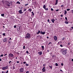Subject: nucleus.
<instances>
[{
    "mask_svg": "<svg viewBox=\"0 0 73 73\" xmlns=\"http://www.w3.org/2000/svg\"><path fill=\"white\" fill-rule=\"evenodd\" d=\"M59 9H57V10H56V12H57V11H59Z\"/></svg>",
    "mask_w": 73,
    "mask_h": 73,
    "instance_id": "nucleus-41",
    "label": "nucleus"
},
{
    "mask_svg": "<svg viewBox=\"0 0 73 73\" xmlns=\"http://www.w3.org/2000/svg\"><path fill=\"white\" fill-rule=\"evenodd\" d=\"M51 11H53V9L52 8H51Z\"/></svg>",
    "mask_w": 73,
    "mask_h": 73,
    "instance_id": "nucleus-39",
    "label": "nucleus"
},
{
    "mask_svg": "<svg viewBox=\"0 0 73 73\" xmlns=\"http://www.w3.org/2000/svg\"><path fill=\"white\" fill-rule=\"evenodd\" d=\"M40 33V30H38V32L37 33H36L37 34V35H38V34H39Z\"/></svg>",
    "mask_w": 73,
    "mask_h": 73,
    "instance_id": "nucleus-15",
    "label": "nucleus"
},
{
    "mask_svg": "<svg viewBox=\"0 0 73 73\" xmlns=\"http://www.w3.org/2000/svg\"><path fill=\"white\" fill-rule=\"evenodd\" d=\"M70 9H67V11H70Z\"/></svg>",
    "mask_w": 73,
    "mask_h": 73,
    "instance_id": "nucleus-32",
    "label": "nucleus"
},
{
    "mask_svg": "<svg viewBox=\"0 0 73 73\" xmlns=\"http://www.w3.org/2000/svg\"><path fill=\"white\" fill-rule=\"evenodd\" d=\"M60 16H61V17H63V15H60Z\"/></svg>",
    "mask_w": 73,
    "mask_h": 73,
    "instance_id": "nucleus-53",
    "label": "nucleus"
},
{
    "mask_svg": "<svg viewBox=\"0 0 73 73\" xmlns=\"http://www.w3.org/2000/svg\"><path fill=\"white\" fill-rule=\"evenodd\" d=\"M8 68V66H6L5 67H4L2 68V69L3 70H5Z\"/></svg>",
    "mask_w": 73,
    "mask_h": 73,
    "instance_id": "nucleus-1",
    "label": "nucleus"
},
{
    "mask_svg": "<svg viewBox=\"0 0 73 73\" xmlns=\"http://www.w3.org/2000/svg\"><path fill=\"white\" fill-rule=\"evenodd\" d=\"M28 11H32V9H29L28 10Z\"/></svg>",
    "mask_w": 73,
    "mask_h": 73,
    "instance_id": "nucleus-19",
    "label": "nucleus"
},
{
    "mask_svg": "<svg viewBox=\"0 0 73 73\" xmlns=\"http://www.w3.org/2000/svg\"><path fill=\"white\" fill-rule=\"evenodd\" d=\"M64 7V5H61V7Z\"/></svg>",
    "mask_w": 73,
    "mask_h": 73,
    "instance_id": "nucleus-52",
    "label": "nucleus"
},
{
    "mask_svg": "<svg viewBox=\"0 0 73 73\" xmlns=\"http://www.w3.org/2000/svg\"><path fill=\"white\" fill-rule=\"evenodd\" d=\"M8 73V70H7V72H6V73Z\"/></svg>",
    "mask_w": 73,
    "mask_h": 73,
    "instance_id": "nucleus-50",
    "label": "nucleus"
},
{
    "mask_svg": "<svg viewBox=\"0 0 73 73\" xmlns=\"http://www.w3.org/2000/svg\"><path fill=\"white\" fill-rule=\"evenodd\" d=\"M67 13V12H66V11L64 12V14L65 15H66Z\"/></svg>",
    "mask_w": 73,
    "mask_h": 73,
    "instance_id": "nucleus-30",
    "label": "nucleus"
},
{
    "mask_svg": "<svg viewBox=\"0 0 73 73\" xmlns=\"http://www.w3.org/2000/svg\"><path fill=\"white\" fill-rule=\"evenodd\" d=\"M65 23L66 24H68L69 23V22H67L66 21H65Z\"/></svg>",
    "mask_w": 73,
    "mask_h": 73,
    "instance_id": "nucleus-21",
    "label": "nucleus"
},
{
    "mask_svg": "<svg viewBox=\"0 0 73 73\" xmlns=\"http://www.w3.org/2000/svg\"><path fill=\"white\" fill-rule=\"evenodd\" d=\"M14 27V28H16V25H15Z\"/></svg>",
    "mask_w": 73,
    "mask_h": 73,
    "instance_id": "nucleus-35",
    "label": "nucleus"
},
{
    "mask_svg": "<svg viewBox=\"0 0 73 73\" xmlns=\"http://www.w3.org/2000/svg\"><path fill=\"white\" fill-rule=\"evenodd\" d=\"M32 15L33 16L34 15H35V14H34V13H33V11H32Z\"/></svg>",
    "mask_w": 73,
    "mask_h": 73,
    "instance_id": "nucleus-28",
    "label": "nucleus"
},
{
    "mask_svg": "<svg viewBox=\"0 0 73 73\" xmlns=\"http://www.w3.org/2000/svg\"><path fill=\"white\" fill-rule=\"evenodd\" d=\"M7 41V38H5L3 40V42H6Z\"/></svg>",
    "mask_w": 73,
    "mask_h": 73,
    "instance_id": "nucleus-10",
    "label": "nucleus"
},
{
    "mask_svg": "<svg viewBox=\"0 0 73 73\" xmlns=\"http://www.w3.org/2000/svg\"><path fill=\"white\" fill-rule=\"evenodd\" d=\"M30 34L29 33L27 34L26 36H25V38H29L30 37Z\"/></svg>",
    "mask_w": 73,
    "mask_h": 73,
    "instance_id": "nucleus-2",
    "label": "nucleus"
},
{
    "mask_svg": "<svg viewBox=\"0 0 73 73\" xmlns=\"http://www.w3.org/2000/svg\"><path fill=\"white\" fill-rule=\"evenodd\" d=\"M1 58L0 57V61H1Z\"/></svg>",
    "mask_w": 73,
    "mask_h": 73,
    "instance_id": "nucleus-55",
    "label": "nucleus"
},
{
    "mask_svg": "<svg viewBox=\"0 0 73 73\" xmlns=\"http://www.w3.org/2000/svg\"><path fill=\"white\" fill-rule=\"evenodd\" d=\"M4 73V71H3L2 72V73Z\"/></svg>",
    "mask_w": 73,
    "mask_h": 73,
    "instance_id": "nucleus-62",
    "label": "nucleus"
},
{
    "mask_svg": "<svg viewBox=\"0 0 73 73\" xmlns=\"http://www.w3.org/2000/svg\"><path fill=\"white\" fill-rule=\"evenodd\" d=\"M26 73H29V72L28 71H27L26 72Z\"/></svg>",
    "mask_w": 73,
    "mask_h": 73,
    "instance_id": "nucleus-58",
    "label": "nucleus"
},
{
    "mask_svg": "<svg viewBox=\"0 0 73 73\" xmlns=\"http://www.w3.org/2000/svg\"><path fill=\"white\" fill-rule=\"evenodd\" d=\"M71 28L72 29H73V27H71Z\"/></svg>",
    "mask_w": 73,
    "mask_h": 73,
    "instance_id": "nucleus-64",
    "label": "nucleus"
},
{
    "mask_svg": "<svg viewBox=\"0 0 73 73\" xmlns=\"http://www.w3.org/2000/svg\"><path fill=\"white\" fill-rule=\"evenodd\" d=\"M28 1H29V2H30L31 1V0H28Z\"/></svg>",
    "mask_w": 73,
    "mask_h": 73,
    "instance_id": "nucleus-57",
    "label": "nucleus"
},
{
    "mask_svg": "<svg viewBox=\"0 0 73 73\" xmlns=\"http://www.w3.org/2000/svg\"><path fill=\"white\" fill-rule=\"evenodd\" d=\"M49 67L51 68V69H52V66H50Z\"/></svg>",
    "mask_w": 73,
    "mask_h": 73,
    "instance_id": "nucleus-31",
    "label": "nucleus"
},
{
    "mask_svg": "<svg viewBox=\"0 0 73 73\" xmlns=\"http://www.w3.org/2000/svg\"><path fill=\"white\" fill-rule=\"evenodd\" d=\"M70 42H68V45H69H69H70Z\"/></svg>",
    "mask_w": 73,
    "mask_h": 73,
    "instance_id": "nucleus-18",
    "label": "nucleus"
},
{
    "mask_svg": "<svg viewBox=\"0 0 73 73\" xmlns=\"http://www.w3.org/2000/svg\"><path fill=\"white\" fill-rule=\"evenodd\" d=\"M55 65L56 66H58V64H57V63H56Z\"/></svg>",
    "mask_w": 73,
    "mask_h": 73,
    "instance_id": "nucleus-22",
    "label": "nucleus"
},
{
    "mask_svg": "<svg viewBox=\"0 0 73 73\" xmlns=\"http://www.w3.org/2000/svg\"><path fill=\"white\" fill-rule=\"evenodd\" d=\"M10 57H14V55L12 54H9V55Z\"/></svg>",
    "mask_w": 73,
    "mask_h": 73,
    "instance_id": "nucleus-3",
    "label": "nucleus"
},
{
    "mask_svg": "<svg viewBox=\"0 0 73 73\" xmlns=\"http://www.w3.org/2000/svg\"><path fill=\"white\" fill-rule=\"evenodd\" d=\"M27 10V9H25L24 10H23V11H24H24H25Z\"/></svg>",
    "mask_w": 73,
    "mask_h": 73,
    "instance_id": "nucleus-23",
    "label": "nucleus"
},
{
    "mask_svg": "<svg viewBox=\"0 0 73 73\" xmlns=\"http://www.w3.org/2000/svg\"><path fill=\"white\" fill-rule=\"evenodd\" d=\"M16 4H20V3L19 2V1H18L17 3Z\"/></svg>",
    "mask_w": 73,
    "mask_h": 73,
    "instance_id": "nucleus-20",
    "label": "nucleus"
},
{
    "mask_svg": "<svg viewBox=\"0 0 73 73\" xmlns=\"http://www.w3.org/2000/svg\"><path fill=\"white\" fill-rule=\"evenodd\" d=\"M54 37L55 41H57V38L56 36H54Z\"/></svg>",
    "mask_w": 73,
    "mask_h": 73,
    "instance_id": "nucleus-8",
    "label": "nucleus"
},
{
    "mask_svg": "<svg viewBox=\"0 0 73 73\" xmlns=\"http://www.w3.org/2000/svg\"><path fill=\"white\" fill-rule=\"evenodd\" d=\"M44 9L46 10V11H48V8H46Z\"/></svg>",
    "mask_w": 73,
    "mask_h": 73,
    "instance_id": "nucleus-25",
    "label": "nucleus"
},
{
    "mask_svg": "<svg viewBox=\"0 0 73 73\" xmlns=\"http://www.w3.org/2000/svg\"><path fill=\"white\" fill-rule=\"evenodd\" d=\"M47 52H49V50H47Z\"/></svg>",
    "mask_w": 73,
    "mask_h": 73,
    "instance_id": "nucleus-44",
    "label": "nucleus"
},
{
    "mask_svg": "<svg viewBox=\"0 0 73 73\" xmlns=\"http://www.w3.org/2000/svg\"><path fill=\"white\" fill-rule=\"evenodd\" d=\"M58 3V0H56V3H55V5H57Z\"/></svg>",
    "mask_w": 73,
    "mask_h": 73,
    "instance_id": "nucleus-13",
    "label": "nucleus"
},
{
    "mask_svg": "<svg viewBox=\"0 0 73 73\" xmlns=\"http://www.w3.org/2000/svg\"><path fill=\"white\" fill-rule=\"evenodd\" d=\"M17 54H18L19 55V52H17Z\"/></svg>",
    "mask_w": 73,
    "mask_h": 73,
    "instance_id": "nucleus-40",
    "label": "nucleus"
},
{
    "mask_svg": "<svg viewBox=\"0 0 73 73\" xmlns=\"http://www.w3.org/2000/svg\"><path fill=\"white\" fill-rule=\"evenodd\" d=\"M1 57H3V54H2L0 56V58H1Z\"/></svg>",
    "mask_w": 73,
    "mask_h": 73,
    "instance_id": "nucleus-29",
    "label": "nucleus"
},
{
    "mask_svg": "<svg viewBox=\"0 0 73 73\" xmlns=\"http://www.w3.org/2000/svg\"><path fill=\"white\" fill-rule=\"evenodd\" d=\"M42 70V72H45V70H46V69H44V70Z\"/></svg>",
    "mask_w": 73,
    "mask_h": 73,
    "instance_id": "nucleus-27",
    "label": "nucleus"
},
{
    "mask_svg": "<svg viewBox=\"0 0 73 73\" xmlns=\"http://www.w3.org/2000/svg\"><path fill=\"white\" fill-rule=\"evenodd\" d=\"M8 42L9 43H11V42L10 41H9Z\"/></svg>",
    "mask_w": 73,
    "mask_h": 73,
    "instance_id": "nucleus-61",
    "label": "nucleus"
},
{
    "mask_svg": "<svg viewBox=\"0 0 73 73\" xmlns=\"http://www.w3.org/2000/svg\"><path fill=\"white\" fill-rule=\"evenodd\" d=\"M72 61H73V59H72Z\"/></svg>",
    "mask_w": 73,
    "mask_h": 73,
    "instance_id": "nucleus-63",
    "label": "nucleus"
},
{
    "mask_svg": "<svg viewBox=\"0 0 73 73\" xmlns=\"http://www.w3.org/2000/svg\"><path fill=\"white\" fill-rule=\"evenodd\" d=\"M47 38H49V37L48 36L47 37Z\"/></svg>",
    "mask_w": 73,
    "mask_h": 73,
    "instance_id": "nucleus-60",
    "label": "nucleus"
},
{
    "mask_svg": "<svg viewBox=\"0 0 73 73\" xmlns=\"http://www.w3.org/2000/svg\"><path fill=\"white\" fill-rule=\"evenodd\" d=\"M25 5V6H27V5H28V3L26 4Z\"/></svg>",
    "mask_w": 73,
    "mask_h": 73,
    "instance_id": "nucleus-33",
    "label": "nucleus"
},
{
    "mask_svg": "<svg viewBox=\"0 0 73 73\" xmlns=\"http://www.w3.org/2000/svg\"><path fill=\"white\" fill-rule=\"evenodd\" d=\"M15 69V68L14 66L13 67V69Z\"/></svg>",
    "mask_w": 73,
    "mask_h": 73,
    "instance_id": "nucleus-45",
    "label": "nucleus"
},
{
    "mask_svg": "<svg viewBox=\"0 0 73 73\" xmlns=\"http://www.w3.org/2000/svg\"><path fill=\"white\" fill-rule=\"evenodd\" d=\"M25 65L26 66H28V65H29L28 64H26Z\"/></svg>",
    "mask_w": 73,
    "mask_h": 73,
    "instance_id": "nucleus-37",
    "label": "nucleus"
},
{
    "mask_svg": "<svg viewBox=\"0 0 73 73\" xmlns=\"http://www.w3.org/2000/svg\"><path fill=\"white\" fill-rule=\"evenodd\" d=\"M41 54H42V52L40 51V55H41Z\"/></svg>",
    "mask_w": 73,
    "mask_h": 73,
    "instance_id": "nucleus-26",
    "label": "nucleus"
},
{
    "mask_svg": "<svg viewBox=\"0 0 73 73\" xmlns=\"http://www.w3.org/2000/svg\"><path fill=\"white\" fill-rule=\"evenodd\" d=\"M23 64H26V62H23Z\"/></svg>",
    "mask_w": 73,
    "mask_h": 73,
    "instance_id": "nucleus-51",
    "label": "nucleus"
},
{
    "mask_svg": "<svg viewBox=\"0 0 73 73\" xmlns=\"http://www.w3.org/2000/svg\"><path fill=\"white\" fill-rule=\"evenodd\" d=\"M41 47L42 48V49L43 50H44V46H42Z\"/></svg>",
    "mask_w": 73,
    "mask_h": 73,
    "instance_id": "nucleus-14",
    "label": "nucleus"
},
{
    "mask_svg": "<svg viewBox=\"0 0 73 73\" xmlns=\"http://www.w3.org/2000/svg\"><path fill=\"white\" fill-rule=\"evenodd\" d=\"M47 21H48V22H49V19H48L47 20Z\"/></svg>",
    "mask_w": 73,
    "mask_h": 73,
    "instance_id": "nucleus-54",
    "label": "nucleus"
},
{
    "mask_svg": "<svg viewBox=\"0 0 73 73\" xmlns=\"http://www.w3.org/2000/svg\"><path fill=\"white\" fill-rule=\"evenodd\" d=\"M71 12H72V13H73V10H71Z\"/></svg>",
    "mask_w": 73,
    "mask_h": 73,
    "instance_id": "nucleus-47",
    "label": "nucleus"
},
{
    "mask_svg": "<svg viewBox=\"0 0 73 73\" xmlns=\"http://www.w3.org/2000/svg\"><path fill=\"white\" fill-rule=\"evenodd\" d=\"M12 63V62L11 61H10L9 62V64L10 65H11Z\"/></svg>",
    "mask_w": 73,
    "mask_h": 73,
    "instance_id": "nucleus-16",
    "label": "nucleus"
},
{
    "mask_svg": "<svg viewBox=\"0 0 73 73\" xmlns=\"http://www.w3.org/2000/svg\"><path fill=\"white\" fill-rule=\"evenodd\" d=\"M51 21L53 23H54V21H55V20H54V19H51Z\"/></svg>",
    "mask_w": 73,
    "mask_h": 73,
    "instance_id": "nucleus-12",
    "label": "nucleus"
},
{
    "mask_svg": "<svg viewBox=\"0 0 73 73\" xmlns=\"http://www.w3.org/2000/svg\"><path fill=\"white\" fill-rule=\"evenodd\" d=\"M60 46H61V47H62V46H63L62 45H60Z\"/></svg>",
    "mask_w": 73,
    "mask_h": 73,
    "instance_id": "nucleus-46",
    "label": "nucleus"
},
{
    "mask_svg": "<svg viewBox=\"0 0 73 73\" xmlns=\"http://www.w3.org/2000/svg\"><path fill=\"white\" fill-rule=\"evenodd\" d=\"M45 32H42V31L40 32L41 34H42V35H45Z\"/></svg>",
    "mask_w": 73,
    "mask_h": 73,
    "instance_id": "nucleus-9",
    "label": "nucleus"
},
{
    "mask_svg": "<svg viewBox=\"0 0 73 73\" xmlns=\"http://www.w3.org/2000/svg\"><path fill=\"white\" fill-rule=\"evenodd\" d=\"M65 19H66V21H68V19H67V17H66L65 18Z\"/></svg>",
    "mask_w": 73,
    "mask_h": 73,
    "instance_id": "nucleus-34",
    "label": "nucleus"
},
{
    "mask_svg": "<svg viewBox=\"0 0 73 73\" xmlns=\"http://www.w3.org/2000/svg\"><path fill=\"white\" fill-rule=\"evenodd\" d=\"M40 52H38V54H40Z\"/></svg>",
    "mask_w": 73,
    "mask_h": 73,
    "instance_id": "nucleus-59",
    "label": "nucleus"
},
{
    "mask_svg": "<svg viewBox=\"0 0 73 73\" xmlns=\"http://www.w3.org/2000/svg\"><path fill=\"white\" fill-rule=\"evenodd\" d=\"M65 39V38H63L62 39V40H64Z\"/></svg>",
    "mask_w": 73,
    "mask_h": 73,
    "instance_id": "nucleus-43",
    "label": "nucleus"
},
{
    "mask_svg": "<svg viewBox=\"0 0 73 73\" xmlns=\"http://www.w3.org/2000/svg\"><path fill=\"white\" fill-rule=\"evenodd\" d=\"M17 63H19V61H17Z\"/></svg>",
    "mask_w": 73,
    "mask_h": 73,
    "instance_id": "nucleus-56",
    "label": "nucleus"
},
{
    "mask_svg": "<svg viewBox=\"0 0 73 73\" xmlns=\"http://www.w3.org/2000/svg\"><path fill=\"white\" fill-rule=\"evenodd\" d=\"M45 7H46L45 5H44L43 6V8H44V9H45V8H46Z\"/></svg>",
    "mask_w": 73,
    "mask_h": 73,
    "instance_id": "nucleus-24",
    "label": "nucleus"
},
{
    "mask_svg": "<svg viewBox=\"0 0 73 73\" xmlns=\"http://www.w3.org/2000/svg\"><path fill=\"white\" fill-rule=\"evenodd\" d=\"M51 45H52V42H49L48 44V46H50Z\"/></svg>",
    "mask_w": 73,
    "mask_h": 73,
    "instance_id": "nucleus-11",
    "label": "nucleus"
},
{
    "mask_svg": "<svg viewBox=\"0 0 73 73\" xmlns=\"http://www.w3.org/2000/svg\"><path fill=\"white\" fill-rule=\"evenodd\" d=\"M7 4V6H8V7H9L10 6V3H9V2L7 1L6 2Z\"/></svg>",
    "mask_w": 73,
    "mask_h": 73,
    "instance_id": "nucleus-7",
    "label": "nucleus"
},
{
    "mask_svg": "<svg viewBox=\"0 0 73 73\" xmlns=\"http://www.w3.org/2000/svg\"><path fill=\"white\" fill-rule=\"evenodd\" d=\"M1 16H2L3 17H4V14H1Z\"/></svg>",
    "mask_w": 73,
    "mask_h": 73,
    "instance_id": "nucleus-17",
    "label": "nucleus"
},
{
    "mask_svg": "<svg viewBox=\"0 0 73 73\" xmlns=\"http://www.w3.org/2000/svg\"><path fill=\"white\" fill-rule=\"evenodd\" d=\"M45 67H44L43 68V69H42V70H44V69H45Z\"/></svg>",
    "mask_w": 73,
    "mask_h": 73,
    "instance_id": "nucleus-36",
    "label": "nucleus"
},
{
    "mask_svg": "<svg viewBox=\"0 0 73 73\" xmlns=\"http://www.w3.org/2000/svg\"><path fill=\"white\" fill-rule=\"evenodd\" d=\"M3 36H5V33H4L3 34Z\"/></svg>",
    "mask_w": 73,
    "mask_h": 73,
    "instance_id": "nucleus-38",
    "label": "nucleus"
},
{
    "mask_svg": "<svg viewBox=\"0 0 73 73\" xmlns=\"http://www.w3.org/2000/svg\"><path fill=\"white\" fill-rule=\"evenodd\" d=\"M25 46H23V49H25Z\"/></svg>",
    "mask_w": 73,
    "mask_h": 73,
    "instance_id": "nucleus-42",
    "label": "nucleus"
},
{
    "mask_svg": "<svg viewBox=\"0 0 73 73\" xmlns=\"http://www.w3.org/2000/svg\"><path fill=\"white\" fill-rule=\"evenodd\" d=\"M20 72H24V68H21L20 69Z\"/></svg>",
    "mask_w": 73,
    "mask_h": 73,
    "instance_id": "nucleus-5",
    "label": "nucleus"
},
{
    "mask_svg": "<svg viewBox=\"0 0 73 73\" xmlns=\"http://www.w3.org/2000/svg\"><path fill=\"white\" fill-rule=\"evenodd\" d=\"M61 65L62 66H63V65H64V64H63V63H62Z\"/></svg>",
    "mask_w": 73,
    "mask_h": 73,
    "instance_id": "nucleus-49",
    "label": "nucleus"
},
{
    "mask_svg": "<svg viewBox=\"0 0 73 73\" xmlns=\"http://www.w3.org/2000/svg\"><path fill=\"white\" fill-rule=\"evenodd\" d=\"M66 53H67L66 51V50H63L62 52L63 54L64 55H66Z\"/></svg>",
    "mask_w": 73,
    "mask_h": 73,
    "instance_id": "nucleus-4",
    "label": "nucleus"
},
{
    "mask_svg": "<svg viewBox=\"0 0 73 73\" xmlns=\"http://www.w3.org/2000/svg\"><path fill=\"white\" fill-rule=\"evenodd\" d=\"M23 10L21 9L20 10H19V13H24V11H22Z\"/></svg>",
    "mask_w": 73,
    "mask_h": 73,
    "instance_id": "nucleus-6",
    "label": "nucleus"
},
{
    "mask_svg": "<svg viewBox=\"0 0 73 73\" xmlns=\"http://www.w3.org/2000/svg\"><path fill=\"white\" fill-rule=\"evenodd\" d=\"M28 51H27L26 53H28Z\"/></svg>",
    "mask_w": 73,
    "mask_h": 73,
    "instance_id": "nucleus-48",
    "label": "nucleus"
}]
</instances>
